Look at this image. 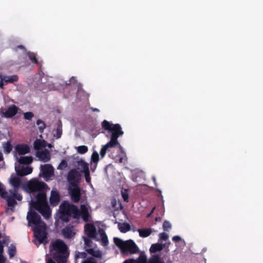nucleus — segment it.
I'll list each match as a JSON object with an SVG mask.
<instances>
[{
	"label": "nucleus",
	"mask_w": 263,
	"mask_h": 263,
	"mask_svg": "<svg viewBox=\"0 0 263 263\" xmlns=\"http://www.w3.org/2000/svg\"><path fill=\"white\" fill-rule=\"evenodd\" d=\"M77 86H78L77 96L79 97H80L81 93H84V92L83 90L82 89L80 84L78 85Z\"/></svg>",
	"instance_id": "42"
},
{
	"label": "nucleus",
	"mask_w": 263,
	"mask_h": 263,
	"mask_svg": "<svg viewBox=\"0 0 263 263\" xmlns=\"http://www.w3.org/2000/svg\"><path fill=\"white\" fill-rule=\"evenodd\" d=\"M18 108L15 105H12L6 109H2L0 115L2 117L10 118L14 117L17 112Z\"/></svg>",
	"instance_id": "14"
},
{
	"label": "nucleus",
	"mask_w": 263,
	"mask_h": 263,
	"mask_svg": "<svg viewBox=\"0 0 263 263\" xmlns=\"http://www.w3.org/2000/svg\"><path fill=\"white\" fill-rule=\"evenodd\" d=\"M78 185H69L68 187V193L70 195L71 199L76 203L79 201L81 194L80 189Z\"/></svg>",
	"instance_id": "13"
},
{
	"label": "nucleus",
	"mask_w": 263,
	"mask_h": 263,
	"mask_svg": "<svg viewBox=\"0 0 263 263\" xmlns=\"http://www.w3.org/2000/svg\"><path fill=\"white\" fill-rule=\"evenodd\" d=\"M3 160V156L2 152L0 151V161H2Z\"/></svg>",
	"instance_id": "47"
},
{
	"label": "nucleus",
	"mask_w": 263,
	"mask_h": 263,
	"mask_svg": "<svg viewBox=\"0 0 263 263\" xmlns=\"http://www.w3.org/2000/svg\"><path fill=\"white\" fill-rule=\"evenodd\" d=\"M84 230L86 234L89 237L100 241L104 246L107 245L108 242L107 236L103 230L100 229L97 232L95 227L91 223H86L85 225Z\"/></svg>",
	"instance_id": "7"
},
{
	"label": "nucleus",
	"mask_w": 263,
	"mask_h": 263,
	"mask_svg": "<svg viewBox=\"0 0 263 263\" xmlns=\"http://www.w3.org/2000/svg\"><path fill=\"white\" fill-rule=\"evenodd\" d=\"M85 251L94 257L100 258L102 256V252L100 251L97 246L93 244L91 240L88 238L84 239Z\"/></svg>",
	"instance_id": "9"
},
{
	"label": "nucleus",
	"mask_w": 263,
	"mask_h": 263,
	"mask_svg": "<svg viewBox=\"0 0 263 263\" xmlns=\"http://www.w3.org/2000/svg\"><path fill=\"white\" fill-rule=\"evenodd\" d=\"M114 241L124 254H134L138 251V247L132 240L123 241L119 238L114 237Z\"/></svg>",
	"instance_id": "8"
},
{
	"label": "nucleus",
	"mask_w": 263,
	"mask_h": 263,
	"mask_svg": "<svg viewBox=\"0 0 263 263\" xmlns=\"http://www.w3.org/2000/svg\"><path fill=\"white\" fill-rule=\"evenodd\" d=\"M159 239L162 240H166L168 238V235L165 233H161L159 235Z\"/></svg>",
	"instance_id": "38"
},
{
	"label": "nucleus",
	"mask_w": 263,
	"mask_h": 263,
	"mask_svg": "<svg viewBox=\"0 0 263 263\" xmlns=\"http://www.w3.org/2000/svg\"><path fill=\"white\" fill-rule=\"evenodd\" d=\"M91 208L87 204H81L80 209L73 204L67 201L62 202L59 208V217L64 221L67 222L70 217L72 216L75 219L82 218L85 222L91 221Z\"/></svg>",
	"instance_id": "2"
},
{
	"label": "nucleus",
	"mask_w": 263,
	"mask_h": 263,
	"mask_svg": "<svg viewBox=\"0 0 263 263\" xmlns=\"http://www.w3.org/2000/svg\"><path fill=\"white\" fill-rule=\"evenodd\" d=\"M154 210H155V208H154L153 209V210H152L151 212L150 213H151V214L153 213V212H154Z\"/></svg>",
	"instance_id": "51"
},
{
	"label": "nucleus",
	"mask_w": 263,
	"mask_h": 263,
	"mask_svg": "<svg viewBox=\"0 0 263 263\" xmlns=\"http://www.w3.org/2000/svg\"><path fill=\"white\" fill-rule=\"evenodd\" d=\"M92 111H99V109H98V108H92Z\"/></svg>",
	"instance_id": "49"
},
{
	"label": "nucleus",
	"mask_w": 263,
	"mask_h": 263,
	"mask_svg": "<svg viewBox=\"0 0 263 263\" xmlns=\"http://www.w3.org/2000/svg\"><path fill=\"white\" fill-rule=\"evenodd\" d=\"M9 242V238L8 237H5L3 240H0V263H5V258L3 255L4 252V245H8Z\"/></svg>",
	"instance_id": "19"
},
{
	"label": "nucleus",
	"mask_w": 263,
	"mask_h": 263,
	"mask_svg": "<svg viewBox=\"0 0 263 263\" xmlns=\"http://www.w3.org/2000/svg\"><path fill=\"white\" fill-rule=\"evenodd\" d=\"M102 125L105 130L111 132V136L110 141L103 145L101 149L100 153L101 157L103 158L105 156L107 151L109 148L117 146L121 154V155L118 157L119 162L120 163L123 162L126 159V156L123 147L118 141L119 137L123 134L120 125L119 124H113L106 120L102 122Z\"/></svg>",
	"instance_id": "3"
},
{
	"label": "nucleus",
	"mask_w": 263,
	"mask_h": 263,
	"mask_svg": "<svg viewBox=\"0 0 263 263\" xmlns=\"http://www.w3.org/2000/svg\"><path fill=\"white\" fill-rule=\"evenodd\" d=\"M76 163L77 168L80 170V172L85 173L89 171V165L84 160L80 159L77 161Z\"/></svg>",
	"instance_id": "18"
},
{
	"label": "nucleus",
	"mask_w": 263,
	"mask_h": 263,
	"mask_svg": "<svg viewBox=\"0 0 263 263\" xmlns=\"http://www.w3.org/2000/svg\"><path fill=\"white\" fill-rule=\"evenodd\" d=\"M52 134L56 139H59L61 137L62 135V124L60 121L58 122L56 129L53 130Z\"/></svg>",
	"instance_id": "23"
},
{
	"label": "nucleus",
	"mask_w": 263,
	"mask_h": 263,
	"mask_svg": "<svg viewBox=\"0 0 263 263\" xmlns=\"http://www.w3.org/2000/svg\"><path fill=\"white\" fill-rule=\"evenodd\" d=\"M46 263H55L54 261L52 260L51 258H48L46 261Z\"/></svg>",
	"instance_id": "45"
},
{
	"label": "nucleus",
	"mask_w": 263,
	"mask_h": 263,
	"mask_svg": "<svg viewBox=\"0 0 263 263\" xmlns=\"http://www.w3.org/2000/svg\"><path fill=\"white\" fill-rule=\"evenodd\" d=\"M123 263H164L159 256L154 255L147 262L146 257L144 254H141L137 260H126Z\"/></svg>",
	"instance_id": "10"
},
{
	"label": "nucleus",
	"mask_w": 263,
	"mask_h": 263,
	"mask_svg": "<svg viewBox=\"0 0 263 263\" xmlns=\"http://www.w3.org/2000/svg\"><path fill=\"white\" fill-rule=\"evenodd\" d=\"M172 228L171 224L167 221H165L163 224V229L164 231H167Z\"/></svg>",
	"instance_id": "34"
},
{
	"label": "nucleus",
	"mask_w": 263,
	"mask_h": 263,
	"mask_svg": "<svg viewBox=\"0 0 263 263\" xmlns=\"http://www.w3.org/2000/svg\"><path fill=\"white\" fill-rule=\"evenodd\" d=\"M46 184L36 178H33L22 185V189L29 193L31 196L29 202L30 209L27 216L28 226L34 232V243L39 246L45 244L47 241L46 226L42 221L41 217L35 212L39 211L45 219H48L51 215V210L48 204L45 192Z\"/></svg>",
	"instance_id": "1"
},
{
	"label": "nucleus",
	"mask_w": 263,
	"mask_h": 263,
	"mask_svg": "<svg viewBox=\"0 0 263 263\" xmlns=\"http://www.w3.org/2000/svg\"><path fill=\"white\" fill-rule=\"evenodd\" d=\"M9 182L14 187L13 190H10L9 191L15 192L16 193L18 194L17 189L22 185V178L20 176H16L12 175L9 179Z\"/></svg>",
	"instance_id": "15"
},
{
	"label": "nucleus",
	"mask_w": 263,
	"mask_h": 263,
	"mask_svg": "<svg viewBox=\"0 0 263 263\" xmlns=\"http://www.w3.org/2000/svg\"><path fill=\"white\" fill-rule=\"evenodd\" d=\"M77 152L81 154H85L88 151V147L85 145H81L76 147Z\"/></svg>",
	"instance_id": "30"
},
{
	"label": "nucleus",
	"mask_w": 263,
	"mask_h": 263,
	"mask_svg": "<svg viewBox=\"0 0 263 263\" xmlns=\"http://www.w3.org/2000/svg\"><path fill=\"white\" fill-rule=\"evenodd\" d=\"M30 151L29 146L26 144L17 145L15 147V157L16 159V157H18V155H25Z\"/></svg>",
	"instance_id": "16"
},
{
	"label": "nucleus",
	"mask_w": 263,
	"mask_h": 263,
	"mask_svg": "<svg viewBox=\"0 0 263 263\" xmlns=\"http://www.w3.org/2000/svg\"><path fill=\"white\" fill-rule=\"evenodd\" d=\"M36 124L40 133H43L46 127V123L42 120L39 119L36 121Z\"/></svg>",
	"instance_id": "29"
},
{
	"label": "nucleus",
	"mask_w": 263,
	"mask_h": 263,
	"mask_svg": "<svg viewBox=\"0 0 263 263\" xmlns=\"http://www.w3.org/2000/svg\"><path fill=\"white\" fill-rule=\"evenodd\" d=\"M27 54L30 60L34 63L37 64V60L36 59V55L34 53L27 52Z\"/></svg>",
	"instance_id": "33"
},
{
	"label": "nucleus",
	"mask_w": 263,
	"mask_h": 263,
	"mask_svg": "<svg viewBox=\"0 0 263 263\" xmlns=\"http://www.w3.org/2000/svg\"><path fill=\"white\" fill-rule=\"evenodd\" d=\"M60 202V196L57 191H52L50 197V204L53 206H56Z\"/></svg>",
	"instance_id": "21"
},
{
	"label": "nucleus",
	"mask_w": 263,
	"mask_h": 263,
	"mask_svg": "<svg viewBox=\"0 0 263 263\" xmlns=\"http://www.w3.org/2000/svg\"><path fill=\"white\" fill-rule=\"evenodd\" d=\"M151 215V213H149L147 215V217H149Z\"/></svg>",
	"instance_id": "53"
},
{
	"label": "nucleus",
	"mask_w": 263,
	"mask_h": 263,
	"mask_svg": "<svg viewBox=\"0 0 263 263\" xmlns=\"http://www.w3.org/2000/svg\"><path fill=\"white\" fill-rule=\"evenodd\" d=\"M15 252H16L15 246H14L13 245H11L9 247V249H8V254L9 255V257L10 258L13 257L15 255Z\"/></svg>",
	"instance_id": "31"
},
{
	"label": "nucleus",
	"mask_w": 263,
	"mask_h": 263,
	"mask_svg": "<svg viewBox=\"0 0 263 263\" xmlns=\"http://www.w3.org/2000/svg\"><path fill=\"white\" fill-rule=\"evenodd\" d=\"M67 162L65 160H63L61 161L60 164L59 165L57 168L58 170H61L64 168H65L67 166Z\"/></svg>",
	"instance_id": "37"
},
{
	"label": "nucleus",
	"mask_w": 263,
	"mask_h": 263,
	"mask_svg": "<svg viewBox=\"0 0 263 263\" xmlns=\"http://www.w3.org/2000/svg\"><path fill=\"white\" fill-rule=\"evenodd\" d=\"M0 196L2 198L7 200L8 208L6 210L7 214H10L14 211V208L16 204V200L21 201L22 196L12 191H6L4 185L0 182Z\"/></svg>",
	"instance_id": "5"
},
{
	"label": "nucleus",
	"mask_w": 263,
	"mask_h": 263,
	"mask_svg": "<svg viewBox=\"0 0 263 263\" xmlns=\"http://www.w3.org/2000/svg\"><path fill=\"white\" fill-rule=\"evenodd\" d=\"M46 145V142L43 140L37 139L34 142V148L38 150V151H41L43 148H45Z\"/></svg>",
	"instance_id": "24"
},
{
	"label": "nucleus",
	"mask_w": 263,
	"mask_h": 263,
	"mask_svg": "<svg viewBox=\"0 0 263 263\" xmlns=\"http://www.w3.org/2000/svg\"><path fill=\"white\" fill-rule=\"evenodd\" d=\"M17 48L20 49H24V46L22 45H20L17 46Z\"/></svg>",
	"instance_id": "48"
},
{
	"label": "nucleus",
	"mask_w": 263,
	"mask_h": 263,
	"mask_svg": "<svg viewBox=\"0 0 263 263\" xmlns=\"http://www.w3.org/2000/svg\"><path fill=\"white\" fill-rule=\"evenodd\" d=\"M33 117V114L32 112H26L24 114V117L25 119L31 120Z\"/></svg>",
	"instance_id": "36"
},
{
	"label": "nucleus",
	"mask_w": 263,
	"mask_h": 263,
	"mask_svg": "<svg viewBox=\"0 0 263 263\" xmlns=\"http://www.w3.org/2000/svg\"><path fill=\"white\" fill-rule=\"evenodd\" d=\"M50 254L58 263H66L68 255V247L63 240H52L50 246Z\"/></svg>",
	"instance_id": "4"
},
{
	"label": "nucleus",
	"mask_w": 263,
	"mask_h": 263,
	"mask_svg": "<svg viewBox=\"0 0 263 263\" xmlns=\"http://www.w3.org/2000/svg\"><path fill=\"white\" fill-rule=\"evenodd\" d=\"M122 196L123 197V200L127 202L128 201V195L126 190L122 191L121 192Z\"/></svg>",
	"instance_id": "40"
},
{
	"label": "nucleus",
	"mask_w": 263,
	"mask_h": 263,
	"mask_svg": "<svg viewBox=\"0 0 263 263\" xmlns=\"http://www.w3.org/2000/svg\"><path fill=\"white\" fill-rule=\"evenodd\" d=\"M39 176L43 177L46 181L51 180L54 176V168L50 164L41 165Z\"/></svg>",
	"instance_id": "11"
},
{
	"label": "nucleus",
	"mask_w": 263,
	"mask_h": 263,
	"mask_svg": "<svg viewBox=\"0 0 263 263\" xmlns=\"http://www.w3.org/2000/svg\"><path fill=\"white\" fill-rule=\"evenodd\" d=\"M4 83H5L4 81H3L1 80L0 81V87H2L3 85L4 84Z\"/></svg>",
	"instance_id": "46"
},
{
	"label": "nucleus",
	"mask_w": 263,
	"mask_h": 263,
	"mask_svg": "<svg viewBox=\"0 0 263 263\" xmlns=\"http://www.w3.org/2000/svg\"><path fill=\"white\" fill-rule=\"evenodd\" d=\"M81 263H97L96 259L92 257H89L84 260Z\"/></svg>",
	"instance_id": "39"
},
{
	"label": "nucleus",
	"mask_w": 263,
	"mask_h": 263,
	"mask_svg": "<svg viewBox=\"0 0 263 263\" xmlns=\"http://www.w3.org/2000/svg\"><path fill=\"white\" fill-rule=\"evenodd\" d=\"M154 210H155V208H154L153 209V210H152L151 212L150 213H151V214L153 213V212H154Z\"/></svg>",
	"instance_id": "52"
},
{
	"label": "nucleus",
	"mask_w": 263,
	"mask_h": 263,
	"mask_svg": "<svg viewBox=\"0 0 263 263\" xmlns=\"http://www.w3.org/2000/svg\"><path fill=\"white\" fill-rule=\"evenodd\" d=\"M33 159L31 156L16 157V162L15 164V170L18 176H24L31 174L32 168L27 164L32 162Z\"/></svg>",
	"instance_id": "6"
},
{
	"label": "nucleus",
	"mask_w": 263,
	"mask_h": 263,
	"mask_svg": "<svg viewBox=\"0 0 263 263\" xmlns=\"http://www.w3.org/2000/svg\"><path fill=\"white\" fill-rule=\"evenodd\" d=\"M62 232L64 237L70 238L75 235L76 230L73 227L68 226L63 229Z\"/></svg>",
	"instance_id": "20"
},
{
	"label": "nucleus",
	"mask_w": 263,
	"mask_h": 263,
	"mask_svg": "<svg viewBox=\"0 0 263 263\" xmlns=\"http://www.w3.org/2000/svg\"><path fill=\"white\" fill-rule=\"evenodd\" d=\"M164 247V245L162 243H157L153 244L149 249V251L152 253H155L162 250Z\"/></svg>",
	"instance_id": "26"
},
{
	"label": "nucleus",
	"mask_w": 263,
	"mask_h": 263,
	"mask_svg": "<svg viewBox=\"0 0 263 263\" xmlns=\"http://www.w3.org/2000/svg\"><path fill=\"white\" fill-rule=\"evenodd\" d=\"M172 239L174 241L177 242L178 241L181 240V238L179 236L176 235V236H174L173 237Z\"/></svg>",
	"instance_id": "43"
},
{
	"label": "nucleus",
	"mask_w": 263,
	"mask_h": 263,
	"mask_svg": "<svg viewBox=\"0 0 263 263\" xmlns=\"http://www.w3.org/2000/svg\"><path fill=\"white\" fill-rule=\"evenodd\" d=\"M119 230L122 233H126L129 231L130 227L127 223H120L118 225Z\"/></svg>",
	"instance_id": "27"
},
{
	"label": "nucleus",
	"mask_w": 263,
	"mask_h": 263,
	"mask_svg": "<svg viewBox=\"0 0 263 263\" xmlns=\"http://www.w3.org/2000/svg\"><path fill=\"white\" fill-rule=\"evenodd\" d=\"M81 175L76 169L71 170L67 175V181L69 185L79 184Z\"/></svg>",
	"instance_id": "12"
},
{
	"label": "nucleus",
	"mask_w": 263,
	"mask_h": 263,
	"mask_svg": "<svg viewBox=\"0 0 263 263\" xmlns=\"http://www.w3.org/2000/svg\"><path fill=\"white\" fill-rule=\"evenodd\" d=\"M3 148L5 153H10L12 149V145H11L10 141H7V142L4 143L3 144Z\"/></svg>",
	"instance_id": "28"
},
{
	"label": "nucleus",
	"mask_w": 263,
	"mask_h": 263,
	"mask_svg": "<svg viewBox=\"0 0 263 263\" xmlns=\"http://www.w3.org/2000/svg\"><path fill=\"white\" fill-rule=\"evenodd\" d=\"M69 82H70V83H66L65 85H69V84H72V83H74V82H76V80H75L74 77H72V78L70 79Z\"/></svg>",
	"instance_id": "44"
},
{
	"label": "nucleus",
	"mask_w": 263,
	"mask_h": 263,
	"mask_svg": "<svg viewBox=\"0 0 263 263\" xmlns=\"http://www.w3.org/2000/svg\"><path fill=\"white\" fill-rule=\"evenodd\" d=\"M1 79H2L3 81H4L5 83H13L17 81L18 77L16 75L11 76H1Z\"/></svg>",
	"instance_id": "25"
},
{
	"label": "nucleus",
	"mask_w": 263,
	"mask_h": 263,
	"mask_svg": "<svg viewBox=\"0 0 263 263\" xmlns=\"http://www.w3.org/2000/svg\"><path fill=\"white\" fill-rule=\"evenodd\" d=\"M84 176H85V180H86V181L87 182V183L91 186L92 187V184L91 183V178H90V175H89V172H87L86 173H84Z\"/></svg>",
	"instance_id": "35"
},
{
	"label": "nucleus",
	"mask_w": 263,
	"mask_h": 263,
	"mask_svg": "<svg viewBox=\"0 0 263 263\" xmlns=\"http://www.w3.org/2000/svg\"><path fill=\"white\" fill-rule=\"evenodd\" d=\"M99 154L97 152H93L91 157V160L92 162L96 163L95 168H96L97 164L96 163L99 161Z\"/></svg>",
	"instance_id": "32"
},
{
	"label": "nucleus",
	"mask_w": 263,
	"mask_h": 263,
	"mask_svg": "<svg viewBox=\"0 0 263 263\" xmlns=\"http://www.w3.org/2000/svg\"><path fill=\"white\" fill-rule=\"evenodd\" d=\"M137 231L139 233V235L141 237L144 238L149 236L154 231V230L152 228L139 229L137 230Z\"/></svg>",
	"instance_id": "22"
},
{
	"label": "nucleus",
	"mask_w": 263,
	"mask_h": 263,
	"mask_svg": "<svg viewBox=\"0 0 263 263\" xmlns=\"http://www.w3.org/2000/svg\"><path fill=\"white\" fill-rule=\"evenodd\" d=\"M153 180H154V182H155V183L156 184V178L155 177H153Z\"/></svg>",
	"instance_id": "50"
},
{
	"label": "nucleus",
	"mask_w": 263,
	"mask_h": 263,
	"mask_svg": "<svg viewBox=\"0 0 263 263\" xmlns=\"http://www.w3.org/2000/svg\"><path fill=\"white\" fill-rule=\"evenodd\" d=\"M85 257V253L84 252H78L75 256L76 259L84 258Z\"/></svg>",
	"instance_id": "41"
},
{
	"label": "nucleus",
	"mask_w": 263,
	"mask_h": 263,
	"mask_svg": "<svg viewBox=\"0 0 263 263\" xmlns=\"http://www.w3.org/2000/svg\"><path fill=\"white\" fill-rule=\"evenodd\" d=\"M36 156L41 161L44 162H48L51 158L50 152L46 149L38 151Z\"/></svg>",
	"instance_id": "17"
}]
</instances>
